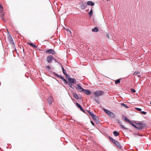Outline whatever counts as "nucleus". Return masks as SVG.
Wrapping results in <instances>:
<instances>
[{
  "mask_svg": "<svg viewBox=\"0 0 151 151\" xmlns=\"http://www.w3.org/2000/svg\"><path fill=\"white\" fill-rule=\"evenodd\" d=\"M50 68L49 66H47L46 67V70H48L50 69Z\"/></svg>",
  "mask_w": 151,
  "mask_h": 151,
  "instance_id": "33",
  "label": "nucleus"
},
{
  "mask_svg": "<svg viewBox=\"0 0 151 151\" xmlns=\"http://www.w3.org/2000/svg\"><path fill=\"white\" fill-rule=\"evenodd\" d=\"M130 90L132 92L134 93L136 92L135 90L134 89L131 88Z\"/></svg>",
  "mask_w": 151,
  "mask_h": 151,
  "instance_id": "32",
  "label": "nucleus"
},
{
  "mask_svg": "<svg viewBox=\"0 0 151 151\" xmlns=\"http://www.w3.org/2000/svg\"><path fill=\"white\" fill-rule=\"evenodd\" d=\"M107 36L108 37H109V35L108 34H107Z\"/></svg>",
  "mask_w": 151,
  "mask_h": 151,
  "instance_id": "51",
  "label": "nucleus"
},
{
  "mask_svg": "<svg viewBox=\"0 0 151 151\" xmlns=\"http://www.w3.org/2000/svg\"><path fill=\"white\" fill-rule=\"evenodd\" d=\"M63 71V73L64 74H66V73H66V71H65V70H63V71Z\"/></svg>",
  "mask_w": 151,
  "mask_h": 151,
  "instance_id": "41",
  "label": "nucleus"
},
{
  "mask_svg": "<svg viewBox=\"0 0 151 151\" xmlns=\"http://www.w3.org/2000/svg\"><path fill=\"white\" fill-rule=\"evenodd\" d=\"M61 68H62V71H63V70H64L65 69H64V68L63 67V66H61Z\"/></svg>",
  "mask_w": 151,
  "mask_h": 151,
  "instance_id": "48",
  "label": "nucleus"
},
{
  "mask_svg": "<svg viewBox=\"0 0 151 151\" xmlns=\"http://www.w3.org/2000/svg\"><path fill=\"white\" fill-rule=\"evenodd\" d=\"M138 77H140V75H138Z\"/></svg>",
  "mask_w": 151,
  "mask_h": 151,
  "instance_id": "49",
  "label": "nucleus"
},
{
  "mask_svg": "<svg viewBox=\"0 0 151 151\" xmlns=\"http://www.w3.org/2000/svg\"><path fill=\"white\" fill-rule=\"evenodd\" d=\"M95 117L93 116V117H92L94 120H97L98 119L97 117V116H95Z\"/></svg>",
  "mask_w": 151,
  "mask_h": 151,
  "instance_id": "29",
  "label": "nucleus"
},
{
  "mask_svg": "<svg viewBox=\"0 0 151 151\" xmlns=\"http://www.w3.org/2000/svg\"><path fill=\"white\" fill-rule=\"evenodd\" d=\"M9 40L11 43H12L13 44H14V42H13V39L11 36H9Z\"/></svg>",
  "mask_w": 151,
  "mask_h": 151,
  "instance_id": "15",
  "label": "nucleus"
},
{
  "mask_svg": "<svg viewBox=\"0 0 151 151\" xmlns=\"http://www.w3.org/2000/svg\"><path fill=\"white\" fill-rule=\"evenodd\" d=\"M3 11V8L2 6V5L1 4L0 5V12H2Z\"/></svg>",
  "mask_w": 151,
  "mask_h": 151,
  "instance_id": "23",
  "label": "nucleus"
},
{
  "mask_svg": "<svg viewBox=\"0 0 151 151\" xmlns=\"http://www.w3.org/2000/svg\"><path fill=\"white\" fill-rule=\"evenodd\" d=\"M88 14L90 15V16H91L93 14L92 10L91 9L90 11L88 13Z\"/></svg>",
  "mask_w": 151,
  "mask_h": 151,
  "instance_id": "26",
  "label": "nucleus"
},
{
  "mask_svg": "<svg viewBox=\"0 0 151 151\" xmlns=\"http://www.w3.org/2000/svg\"><path fill=\"white\" fill-rule=\"evenodd\" d=\"M76 89L80 92H83L84 90V89L83 88L80 86L79 85H77L76 87Z\"/></svg>",
  "mask_w": 151,
  "mask_h": 151,
  "instance_id": "4",
  "label": "nucleus"
},
{
  "mask_svg": "<svg viewBox=\"0 0 151 151\" xmlns=\"http://www.w3.org/2000/svg\"><path fill=\"white\" fill-rule=\"evenodd\" d=\"M68 81L72 83H76V80L75 78H68Z\"/></svg>",
  "mask_w": 151,
  "mask_h": 151,
  "instance_id": "6",
  "label": "nucleus"
},
{
  "mask_svg": "<svg viewBox=\"0 0 151 151\" xmlns=\"http://www.w3.org/2000/svg\"><path fill=\"white\" fill-rule=\"evenodd\" d=\"M92 31L93 32H97L99 31V29H98V28L96 27L94 28H93L92 29Z\"/></svg>",
  "mask_w": 151,
  "mask_h": 151,
  "instance_id": "17",
  "label": "nucleus"
},
{
  "mask_svg": "<svg viewBox=\"0 0 151 151\" xmlns=\"http://www.w3.org/2000/svg\"><path fill=\"white\" fill-rule=\"evenodd\" d=\"M129 123L131 124L134 127H135L136 125H135L133 123V122L130 120L129 121Z\"/></svg>",
  "mask_w": 151,
  "mask_h": 151,
  "instance_id": "22",
  "label": "nucleus"
},
{
  "mask_svg": "<svg viewBox=\"0 0 151 151\" xmlns=\"http://www.w3.org/2000/svg\"><path fill=\"white\" fill-rule=\"evenodd\" d=\"M109 138L110 140H111L112 142L113 141V140L114 139L110 136H109Z\"/></svg>",
  "mask_w": 151,
  "mask_h": 151,
  "instance_id": "40",
  "label": "nucleus"
},
{
  "mask_svg": "<svg viewBox=\"0 0 151 151\" xmlns=\"http://www.w3.org/2000/svg\"><path fill=\"white\" fill-rule=\"evenodd\" d=\"M73 94V97L75 98L76 99H78V96L77 95V94L75 93H72Z\"/></svg>",
  "mask_w": 151,
  "mask_h": 151,
  "instance_id": "13",
  "label": "nucleus"
},
{
  "mask_svg": "<svg viewBox=\"0 0 151 151\" xmlns=\"http://www.w3.org/2000/svg\"><path fill=\"white\" fill-rule=\"evenodd\" d=\"M1 13L0 14V16L1 17H3L4 16V14L2 13L1 12Z\"/></svg>",
  "mask_w": 151,
  "mask_h": 151,
  "instance_id": "35",
  "label": "nucleus"
},
{
  "mask_svg": "<svg viewBox=\"0 0 151 151\" xmlns=\"http://www.w3.org/2000/svg\"><path fill=\"white\" fill-rule=\"evenodd\" d=\"M120 80H121L120 79H118L117 80L115 81V83L116 84H119L120 83Z\"/></svg>",
  "mask_w": 151,
  "mask_h": 151,
  "instance_id": "20",
  "label": "nucleus"
},
{
  "mask_svg": "<svg viewBox=\"0 0 151 151\" xmlns=\"http://www.w3.org/2000/svg\"><path fill=\"white\" fill-rule=\"evenodd\" d=\"M109 138L110 140H111L112 142L113 141V140L114 139L110 136H109Z\"/></svg>",
  "mask_w": 151,
  "mask_h": 151,
  "instance_id": "37",
  "label": "nucleus"
},
{
  "mask_svg": "<svg viewBox=\"0 0 151 151\" xmlns=\"http://www.w3.org/2000/svg\"><path fill=\"white\" fill-rule=\"evenodd\" d=\"M95 100L97 102V103L98 104H99V100L98 99H95Z\"/></svg>",
  "mask_w": 151,
  "mask_h": 151,
  "instance_id": "42",
  "label": "nucleus"
},
{
  "mask_svg": "<svg viewBox=\"0 0 151 151\" xmlns=\"http://www.w3.org/2000/svg\"><path fill=\"white\" fill-rule=\"evenodd\" d=\"M135 128L139 129H142L145 127L144 124L142 123H136Z\"/></svg>",
  "mask_w": 151,
  "mask_h": 151,
  "instance_id": "1",
  "label": "nucleus"
},
{
  "mask_svg": "<svg viewBox=\"0 0 151 151\" xmlns=\"http://www.w3.org/2000/svg\"><path fill=\"white\" fill-rule=\"evenodd\" d=\"M103 110L109 116L112 117H114L115 115L114 113L111 112L109 110H107L104 108H103Z\"/></svg>",
  "mask_w": 151,
  "mask_h": 151,
  "instance_id": "2",
  "label": "nucleus"
},
{
  "mask_svg": "<svg viewBox=\"0 0 151 151\" xmlns=\"http://www.w3.org/2000/svg\"><path fill=\"white\" fill-rule=\"evenodd\" d=\"M49 99H50V98H49L48 99V100H49ZM48 102H49V104H52V102H51V101H49V100H48Z\"/></svg>",
  "mask_w": 151,
  "mask_h": 151,
  "instance_id": "43",
  "label": "nucleus"
},
{
  "mask_svg": "<svg viewBox=\"0 0 151 151\" xmlns=\"http://www.w3.org/2000/svg\"><path fill=\"white\" fill-rule=\"evenodd\" d=\"M109 138L110 140H111L112 142L113 141V140L114 139L110 136H109Z\"/></svg>",
  "mask_w": 151,
  "mask_h": 151,
  "instance_id": "39",
  "label": "nucleus"
},
{
  "mask_svg": "<svg viewBox=\"0 0 151 151\" xmlns=\"http://www.w3.org/2000/svg\"><path fill=\"white\" fill-rule=\"evenodd\" d=\"M76 105L83 112L85 113V111L82 108V106H81L80 104H79L78 103L76 102Z\"/></svg>",
  "mask_w": 151,
  "mask_h": 151,
  "instance_id": "9",
  "label": "nucleus"
},
{
  "mask_svg": "<svg viewBox=\"0 0 151 151\" xmlns=\"http://www.w3.org/2000/svg\"><path fill=\"white\" fill-rule=\"evenodd\" d=\"M2 19L4 21V18H2Z\"/></svg>",
  "mask_w": 151,
  "mask_h": 151,
  "instance_id": "50",
  "label": "nucleus"
},
{
  "mask_svg": "<svg viewBox=\"0 0 151 151\" xmlns=\"http://www.w3.org/2000/svg\"><path fill=\"white\" fill-rule=\"evenodd\" d=\"M140 72L139 71H137L136 72L135 71L133 75H137V74H138Z\"/></svg>",
  "mask_w": 151,
  "mask_h": 151,
  "instance_id": "30",
  "label": "nucleus"
},
{
  "mask_svg": "<svg viewBox=\"0 0 151 151\" xmlns=\"http://www.w3.org/2000/svg\"><path fill=\"white\" fill-rule=\"evenodd\" d=\"M104 94V92L101 91H96L94 93V95L96 97L100 96L103 95Z\"/></svg>",
  "mask_w": 151,
  "mask_h": 151,
  "instance_id": "3",
  "label": "nucleus"
},
{
  "mask_svg": "<svg viewBox=\"0 0 151 151\" xmlns=\"http://www.w3.org/2000/svg\"><path fill=\"white\" fill-rule=\"evenodd\" d=\"M47 61L48 63H50L52 60V55L48 56L47 58Z\"/></svg>",
  "mask_w": 151,
  "mask_h": 151,
  "instance_id": "7",
  "label": "nucleus"
},
{
  "mask_svg": "<svg viewBox=\"0 0 151 151\" xmlns=\"http://www.w3.org/2000/svg\"><path fill=\"white\" fill-rule=\"evenodd\" d=\"M64 75H65L66 78H68H68H70V76L69 75L67 74V73Z\"/></svg>",
  "mask_w": 151,
  "mask_h": 151,
  "instance_id": "27",
  "label": "nucleus"
},
{
  "mask_svg": "<svg viewBox=\"0 0 151 151\" xmlns=\"http://www.w3.org/2000/svg\"><path fill=\"white\" fill-rule=\"evenodd\" d=\"M29 45L32 47L34 48H36L37 47V46L34 45L33 43H28Z\"/></svg>",
  "mask_w": 151,
  "mask_h": 151,
  "instance_id": "12",
  "label": "nucleus"
},
{
  "mask_svg": "<svg viewBox=\"0 0 151 151\" xmlns=\"http://www.w3.org/2000/svg\"><path fill=\"white\" fill-rule=\"evenodd\" d=\"M123 120L124 121L127 122H129V121L130 120H129L125 116H124L123 117Z\"/></svg>",
  "mask_w": 151,
  "mask_h": 151,
  "instance_id": "16",
  "label": "nucleus"
},
{
  "mask_svg": "<svg viewBox=\"0 0 151 151\" xmlns=\"http://www.w3.org/2000/svg\"><path fill=\"white\" fill-rule=\"evenodd\" d=\"M66 30L67 31L69 32L70 33V34H71V31L70 30H69V29H66Z\"/></svg>",
  "mask_w": 151,
  "mask_h": 151,
  "instance_id": "45",
  "label": "nucleus"
},
{
  "mask_svg": "<svg viewBox=\"0 0 151 151\" xmlns=\"http://www.w3.org/2000/svg\"><path fill=\"white\" fill-rule=\"evenodd\" d=\"M109 138L110 140H111L112 142L113 141V140L114 139L110 136H109Z\"/></svg>",
  "mask_w": 151,
  "mask_h": 151,
  "instance_id": "38",
  "label": "nucleus"
},
{
  "mask_svg": "<svg viewBox=\"0 0 151 151\" xmlns=\"http://www.w3.org/2000/svg\"><path fill=\"white\" fill-rule=\"evenodd\" d=\"M91 124L93 125L94 126V123H93V122H92V121H91Z\"/></svg>",
  "mask_w": 151,
  "mask_h": 151,
  "instance_id": "47",
  "label": "nucleus"
},
{
  "mask_svg": "<svg viewBox=\"0 0 151 151\" xmlns=\"http://www.w3.org/2000/svg\"><path fill=\"white\" fill-rule=\"evenodd\" d=\"M81 6V8L83 9H84L86 8V5L85 3H84L83 2L80 3Z\"/></svg>",
  "mask_w": 151,
  "mask_h": 151,
  "instance_id": "8",
  "label": "nucleus"
},
{
  "mask_svg": "<svg viewBox=\"0 0 151 151\" xmlns=\"http://www.w3.org/2000/svg\"><path fill=\"white\" fill-rule=\"evenodd\" d=\"M150 104H151V101L150 102Z\"/></svg>",
  "mask_w": 151,
  "mask_h": 151,
  "instance_id": "52",
  "label": "nucleus"
},
{
  "mask_svg": "<svg viewBox=\"0 0 151 151\" xmlns=\"http://www.w3.org/2000/svg\"><path fill=\"white\" fill-rule=\"evenodd\" d=\"M88 112L89 113V114H90V115L91 116V117H93V116H95L94 114H93V112L90 111H88Z\"/></svg>",
  "mask_w": 151,
  "mask_h": 151,
  "instance_id": "19",
  "label": "nucleus"
},
{
  "mask_svg": "<svg viewBox=\"0 0 151 151\" xmlns=\"http://www.w3.org/2000/svg\"><path fill=\"white\" fill-rule=\"evenodd\" d=\"M68 85L71 88L73 89L74 88V86L72 84L70 83H68Z\"/></svg>",
  "mask_w": 151,
  "mask_h": 151,
  "instance_id": "24",
  "label": "nucleus"
},
{
  "mask_svg": "<svg viewBox=\"0 0 151 151\" xmlns=\"http://www.w3.org/2000/svg\"><path fill=\"white\" fill-rule=\"evenodd\" d=\"M46 52L48 54H54L55 53V51L52 49H50L46 51Z\"/></svg>",
  "mask_w": 151,
  "mask_h": 151,
  "instance_id": "5",
  "label": "nucleus"
},
{
  "mask_svg": "<svg viewBox=\"0 0 151 151\" xmlns=\"http://www.w3.org/2000/svg\"><path fill=\"white\" fill-rule=\"evenodd\" d=\"M53 74L55 76H56L58 78H59L60 77V76L59 75H58V74H57L56 73H55V72H53Z\"/></svg>",
  "mask_w": 151,
  "mask_h": 151,
  "instance_id": "28",
  "label": "nucleus"
},
{
  "mask_svg": "<svg viewBox=\"0 0 151 151\" xmlns=\"http://www.w3.org/2000/svg\"><path fill=\"white\" fill-rule=\"evenodd\" d=\"M83 92L86 94L87 95H89L90 93L91 92L90 91L88 90H84L83 91Z\"/></svg>",
  "mask_w": 151,
  "mask_h": 151,
  "instance_id": "10",
  "label": "nucleus"
},
{
  "mask_svg": "<svg viewBox=\"0 0 151 151\" xmlns=\"http://www.w3.org/2000/svg\"><path fill=\"white\" fill-rule=\"evenodd\" d=\"M62 80L64 82L65 84H67L68 83L67 81L65 78H64Z\"/></svg>",
  "mask_w": 151,
  "mask_h": 151,
  "instance_id": "34",
  "label": "nucleus"
},
{
  "mask_svg": "<svg viewBox=\"0 0 151 151\" xmlns=\"http://www.w3.org/2000/svg\"><path fill=\"white\" fill-rule=\"evenodd\" d=\"M60 76V77L61 79L63 80L64 78L61 76Z\"/></svg>",
  "mask_w": 151,
  "mask_h": 151,
  "instance_id": "46",
  "label": "nucleus"
},
{
  "mask_svg": "<svg viewBox=\"0 0 151 151\" xmlns=\"http://www.w3.org/2000/svg\"><path fill=\"white\" fill-rule=\"evenodd\" d=\"M119 125L121 126V127L123 128L124 129H128V128L126 127L124 125H122L121 124V122H119Z\"/></svg>",
  "mask_w": 151,
  "mask_h": 151,
  "instance_id": "18",
  "label": "nucleus"
},
{
  "mask_svg": "<svg viewBox=\"0 0 151 151\" xmlns=\"http://www.w3.org/2000/svg\"><path fill=\"white\" fill-rule=\"evenodd\" d=\"M121 105L122 106H124V107H126V108H128L129 107L128 106H127V105L125 104H124V103H122L121 104Z\"/></svg>",
  "mask_w": 151,
  "mask_h": 151,
  "instance_id": "25",
  "label": "nucleus"
},
{
  "mask_svg": "<svg viewBox=\"0 0 151 151\" xmlns=\"http://www.w3.org/2000/svg\"><path fill=\"white\" fill-rule=\"evenodd\" d=\"M87 4L88 5H91L93 6L94 4V3L92 1H88L87 2Z\"/></svg>",
  "mask_w": 151,
  "mask_h": 151,
  "instance_id": "11",
  "label": "nucleus"
},
{
  "mask_svg": "<svg viewBox=\"0 0 151 151\" xmlns=\"http://www.w3.org/2000/svg\"><path fill=\"white\" fill-rule=\"evenodd\" d=\"M141 114H146V112L144 111H141Z\"/></svg>",
  "mask_w": 151,
  "mask_h": 151,
  "instance_id": "36",
  "label": "nucleus"
},
{
  "mask_svg": "<svg viewBox=\"0 0 151 151\" xmlns=\"http://www.w3.org/2000/svg\"><path fill=\"white\" fill-rule=\"evenodd\" d=\"M113 134L115 136H116L119 135V132L116 131H114L113 132Z\"/></svg>",
  "mask_w": 151,
  "mask_h": 151,
  "instance_id": "14",
  "label": "nucleus"
},
{
  "mask_svg": "<svg viewBox=\"0 0 151 151\" xmlns=\"http://www.w3.org/2000/svg\"><path fill=\"white\" fill-rule=\"evenodd\" d=\"M114 144H116V146L118 147H121V145H120L119 143V142H117V141H116V143H114Z\"/></svg>",
  "mask_w": 151,
  "mask_h": 151,
  "instance_id": "21",
  "label": "nucleus"
},
{
  "mask_svg": "<svg viewBox=\"0 0 151 151\" xmlns=\"http://www.w3.org/2000/svg\"><path fill=\"white\" fill-rule=\"evenodd\" d=\"M135 109L138 111H141L142 110V109L140 108H136Z\"/></svg>",
  "mask_w": 151,
  "mask_h": 151,
  "instance_id": "31",
  "label": "nucleus"
},
{
  "mask_svg": "<svg viewBox=\"0 0 151 151\" xmlns=\"http://www.w3.org/2000/svg\"><path fill=\"white\" fill-rule=\"evenodd\" d=\"M112 142L114 143H116V140H115V139H114V140H113V141H112Z\"/></svg>",
  "mask_w": 151,
  "mask_h": 151,
  "instance_id": "44",
  "label": "nucleus"
}]
</instances>
